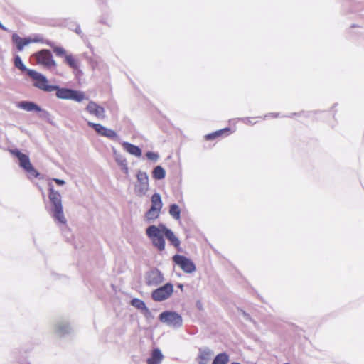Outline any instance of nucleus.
Listing matches in <instances>:
<instances>
[{
  "instance_id": "obj_14",
  "label": "nucleus",
  "mask_w": 364,
  "mask_h": 364,
  "mask_svg": "<svg viewBox=\"0 0 364 364\" xmlns=\"http://www.w3.org/2000/svg\"><path fill=\"white\" fill-rule=\"evenodd\" d=\"M122 146L126 151H127L128 153L133 156L137 157H140L141 156V150L137 146L132 144L129 142H124L122 144Z\"/></svg>"
},
{
  "instance_id": "obj_15",
  "label": "nucleus",
  "mask_w": 364,
  "mask_h": 364,
  "mask_svg": "<svg viewBox=\"0 0 364 364\" xmlns=\"http://www.w3.org/2000/svg\"><path fill=\"white\" fill-rule=\"evenodd\" d=\"M136 178L138 181L141 183V187L139 188L140 192L146 191L148 188V176L145 172L138 171Z\"/></svg>"
},
{
  "instance_id": "obj_21",
  "label": "nucleus",
  "mask_w": 364,
  "mask_h": 364,
  "mask_svg": "<svg viewBox=\"0 0 364 364\" xmlns=\"http://www.w3.org/2000/svg\"><path fill=\"white\" fill-rule=\"evenodd\" d=\"M160 213V210L150 208V209L145 214V220L147 222L154 221L159 217Z\"/></svg>"
},
{
  "instance_id": "obj_28",
  "label": "nucleus",
  "mask_w": 364,
  "mask_h": 364,
  "mask_svg": "<svg viewBox=\"0 0 364 364\" xmlns=\"http://www.w3.org/2000/svg\"><path fill=\"white\" fill-rule=\"evenodd\" d=\"M53 51L58 56H64L65 57V55H68L66 53L65 50L62 47H55V48H54Z\"/></svg>"
},
{
  "instance_id": "obj_24",
  "label": "nucleus",
  "mask_w": 364,
  "mask_h": 364,
  "mask_svg": "<svg viewBox=\"0 0 364 364\" xmlns=\"http://www.w3.org/2000/svg\"><path fill=\"white\" fill-rule=\"evenodd\" d=\"M228 361V355L225 353H223L215 358L212 364H227Z\"/></svg>"
},
{
  "instance_id": "obj_30",
  "label": "nucleus",
  "mask_w": 364,
  "mask_h": 364,
  "mask_svg": "<svg viewBox=\"0 0 364 364\" xmlns=\"http://www.w3.org/2000/svg\"><path fill=\"white\" fill-rule=\"evenodd\" d=\"M146 156L149 159H154L155 154L152 152H148L146 154Z\"/></svg>"
},
{
  "instance_id": "obj_7",
  "label": "nucleus",
  "mask_w": 364,
  "mask_h": 364,
  "mask_svg": "<svg viewBox=\"0 0 364 364\" xmlns=\"http://www.w3.org/2000/svg\"><path fill=\"white\" fill-rule=\"evenodd\" d=\"M173 292V286L167 283L163 287L157 288L151 293L152 299L155 301H162L171 296Z\"/></svg>"
},
{
  "instance_id": "obj_8",
  "label": "nucleus",
  "mask_w": 364,
  "mask_h": 364,
  "mask_svg": "<svg viewBox=\"0 0 364 364\" xmlns=\"http://www.w3.org/2000/svg\"><path fill=\"white\" fill-rule=\"evenodd\" d=\"M173 261L176 264L179 266L184 272L187 273H191L196 269L194 263L190 259L183 255H174L173 257Z\"/></svg>"
},
{
  "instance_id": "obj_11",
  "label": "nucleus",
  "mask_w": 364,
  "mask_h": 364,
  "mask_svg": "<svg viewBox=\"0 0 364 364\" xmlns=\"http://www.w3.org/2000/svg\"><path fill=\"white\" fill-rule=\"evenodd\" d=\"M87 125L90 127L93 128L95 131L101 136H104L109 139H114L117 136V133L114 130L109 129L100 124L88 122Z\"/></svg>"
},
{
  "instance_id": "obj_2",
  "label": "nucleus",
  "mask_w": 364,
  "mask_h": 364,
  "mask_svg": "<svg viewBox=\"0 0 364 364\" xmlns=\"http://www.w3.org/2000/svg\"><path fill=\"white\" fill-rule=\"evenodd\" d=\"M147 237L151 240L152 245L160 252L165 250L166 242L164 237L173 245L178 250H181V242L175 235L174 232L166 228L164 224L156 225H150L146 230Z\"/></svg>"
},
{
  "instance_id": "obj_25",
  "label": "nucleus",
  "mask_w": 364,
  "mask_h": 364,
  "mask_svg": "<svg viewBox=\"0 0 364 364\" xmlns=\"http://www.w3.org/2000/svg\"><path fill=\"white\" fill-rule=\"evenodd\" d=\"M212 353L210 350H203L200 353L198 356L200 364H207L210 360Z\"/></svg>"
},
{
  "instance_id": "obj_12",
  "label": "nucleus",
  "mask_w": 364,
  "mask_h": 364,
  "mask_svg": "<svg viewBox=\"0 0 364 364\" xmlns=\"http://www.w3.org/2000/svg\"><path fill=\"white\" fill-rule=\"evenodd\" d=\"M86 110L90 114L95 115V117H97L99 119H104L105 117V109L102 107L98 105L95 102H92V101L90 102L86 107Z\"/></svg>"
},
{
  "instance_id": "obj_27",
  "label": "nucleus",
  "mask_w": 364,
  "mask_h": 364,
  "mask_svg": "<svg viewBox=\"0 0 364 364\" xmlns=\"http://www.w3.org/2000/svg\"><path fill=\"white\" fill-rule=\"evenodd\" d=\"M117 162H118L119 166L121 167V169L122 170V171L124 173L128 174L129 168H128L126 160L125 159L117 160Z\"/></svg>"
},
{
  "instance_id": "obj_32",
  "label": "nucleus",
  "mask_w": 364,
  "mask_h": 364,
  "mask_svg": "<svg viewBox=\"0 0 364 364\" xmlns=\"http://www.w3.org/2000/svg\"><path fill=\"white\" fill-rule=\"evenodd\" d=\"M284 364H289V363H284Z\"/></svg>"
},
{
  "instance_id": "obj_18",
  "label": "nucleus",
  "mask_w": 364,
  "mask_h": 364,
  "mask_svg": "<svg viewBox=\"0 0 364 364\" xmlns=\"http://www.w3.org/2000/svg\"><path fill=\"white\" fill-rule=\"evenodd\" d=\"M163 207L161 196L159 193H154L151 196V208H154L158 210H161Z\"/></svg>"
},
{
  "instance_id": "obj_22",
  "label": "nucleus",
  "mask_w": 364,
  "mask_h": 364,
  "mask_svg": "<svg viewBox=\"0 0 364 364\" xmlns=\"http://www.w3.org/2000/svg\"><path fill=\"white\" fill-rule=\"evenodd\" d=\"M169 214L176 220H179L181 218V210L178 205L171 204L169 208Z\"/></svg>"
},
{
  "instance_id": "obj_31",
  "label": "nucleus",
  "mask_w": 364,
  "mask_h": 364,
  "mask_svg": "<svg viewBox=\"0 0 364 364\" xmlns=\"http://www.w3.org/2000/svg\"><path fill=\"white\" fill-rule=\"evenodd\" d=\"M232 364H240L239 363H232Z\"/></svg>"
},
{
  "instance_id": "obj_3",
  "label": "nucleus",
  "mask_w": 364,
  "mask_h": 364,
  "mask_svg": "<svg viewBox=\"0 0 364 364\" xmlns=\"http://www.w3.org/2000/svg\"><path fill=\"white\" fill-rule=\"evenodd\" d=\"M48 198L53 206V216L55 220L62 224H65L67 220L64 216L61 202V196L58 191L53 188V186L49 183Z\"/></svg>"
},
{
  "instance_id": "obj_13",
  "label": "nucleus",
  "mask_w": 364,
  "mask_h": 364,
  "mask_svg": "<svg viewBox=\"0 0 364 364\" xmlns=\"http://www.w3.org/2000/svg\"><path fill=\"white\" fill-rule=\"evenodd\" d=\"M233 132L230 129L229 127H226L224 129H221L219 130H217L213 133H210L208 134H205L204 136V138L207 141L214 140L216 139L223 135L228 136L230 134H232Z\"/></svg>"
},
{
  "instance_id": "obj_29",
  "label": "nucleus",
  "mask_w": 364,
  "mask_h": 364,
  "mask_svg": "<svg viewBox=\"0 0 364 364\" xmlns=\"http://www.w3.org/2000/svg\"><path fill=\"white\" fill-rule=\"evenodd\" d=\"M53 181L59 186H63L65 184V181L62 179L54 178Z\"/></svg>"
},
{
  "instance_id": "obj_10",
  "label": "nucleus",
  "mask_w": 364,
  "mask_h": 364,
  "mask_svg": "<svg viewBox=\"0 0 364 364\" xmlns=\"http://www.w3.org/2000/svg\"><path fill=\"white\" fill-rule=\"evenodd\" d=\"M164 277L158 269H153L146 274V283L148 286H157L162 283Z\"/></svg>"
},
{
  "instance_id": "obj_1",
  "label": "nucleus",
  "mask_w": 364,
  "mask_h": 364,
  "mask_svg": "<svg viewBox=\"0 0 364 364\" xmlns=\"http://www.w3.org/2000/svg\"><path fill=\"white\" fill-rule=\"evenodd\" d=\"M28 75L35 80L33 83L35 87L46 92L56 91V96L59 99L73 100L80 102L85 98V93L81 91L69 88H60L57 85H49L47 78L34 70H28Z\"/></svg>"
},
{
  "instance_id": "obj_9",
  "label": "nucleus",
  "mask_w": 364,
  "mask_h": 364,
  "mask_svg": "<svg viewBox=\"0 0 364 364\" xmlns=\"http://www.w3.org/2000/svg\"><path fill=\"white\" fill-rule=\"evenodd\" d=\"M11 38H12V42L16 45L17 50L18 51H21L26 46H27L31 43H37V42H40L41 41V39H40L37 37L35 38H22L16 33H14L12 35Z\"/></svg>"
},
{
  "instance_id": "obj_6",
  "label": "nucleus",
  "mask_w": 364,
  "mask_h": 364,
  "mask_svg": "<svg viewBox=\"0 0 364 364\" xmlns=\"http://www.w3.org/2000/svg\"><path fill=\"white\" fill-rule=\"evenodd\" d=\"M159 320L168 326L173 328L180 327L182 325L181 316L173 311H164L159 315Z\"/></svg>"
},
{
  "instance_id": "obj_19",
  "label": "nucleus",
  "mask_w": 364,
  "mask_h": 364,
  "mask_svg": "<svg viewBox=\"0 0 364 364\" xmlns=\"http://www.w3.org/2000/svg\"><path fill=\"white\" fill-rule=\"evenodd\" d=\"M18 107L28 112L41 111L40 107L36 104L31 102H21L19 103Z\"/></svg>"
},
{
  "instance_id": "obj_4",
  "label": "nucleus",
  "mask_w": 364,
  "mask_h": 364,
  "mask_svg": "<svg viewBox=\"0 0 364 364\" xmlns=\"http://www.w3.org/2000/svg\"><path fill=\"white\" fill-rule=\"evenodd\" d=\"M38 65H42L46 68L50 69L55 68L56 63L53 58L51 52L49 50H41L32 55Z\"/></svg>"
},
{
  "instance_id": "obj_5",
  "label": "nucleus",
  "mask_w": 364,
  "mask_h": 364,
  "mask_svg": "<svg viewBox=\"0 0 364 364\" xmlns=\"http://www.w3.org/2000/svg\"><path fill=\"white\" fill-rule=\"evenodd\" d=\"M10 152L18 158L20 166L26 171L32 177L36 178L38 176V172L33 168L27 155L21 153L18 149H11Z\"/></svg>"
},
{
  "instance_id": "obj_16",
  "label": "nucleus",
  "mask_w": 364,
  "mask_h": 364,
  "mask_svg": "<svg viewBox=\"0 0 364 364\" xmlns=\"http://www.w3.org/2000/svg\"><path fill=\"white\" fill-rule=\"evenodd\" d=\"M163 359V355L159 349H154L151 357L147 360L148 364H159Z\"/></svg>"
},
{
  "instance_id": "obj_17",
  "label": "nucleus",
  "mask_w": 364,
  "mask_h": 364,
  "mask_svg": "<svg viewBox=\"0 0 364 364\" xmlns=\"http://www.w3.org/2000/svg\"><path fill=\"white\" fill-rule=\"evenodd\" d=\"M64 61L73 70H77L79 68V60L72 54L65 55Z\"/></svg>"
},
{
  "instance_id": "obj_20",
  "label": "nucleus",
  "mask_w": 364,
  "mask_h": 364,
  "mask_svg": "<svg viewBox=\"0 0 364 364\" xmlns=\"http://www.w3.org/2000/svg\"><path fill=\"white\" fill-rule=\"evenodd\" d=\"M131 304L135 308L140 309L144 312V314H150L149 309L146 307L145 303L139 299H133L131 301Z\"/></svg>"
},
{
  "instance_id": "obj_26",
  "label": "nucleus",
  "mask_w": 364,
  "mask_h": 364,
  "mask_svg": "<svg viewBox=\"0 0 364 364\" xmlns=\"http://www.w3.org/2000/svg\"><path fill=\"white\" fill-rule=\"evenodd\" d=\"M14 65L21 70V71L24 72L26 71L28 73V69H26V66L23 63L21 58L19 55H16L14 58Z\"/></svg>"
},
{
  "instance_id": "obj_23",
  "label": "nucleus",
  "mask_w": 364,
  "mask_h": 364,
  "mask_svg": "<svg viewBox=\"0 0 364 364\" xmlns=\"http://www.w3.org/2000/svg\"><path fill=\"white\" fill-rule=\"evenodd\" d=\"M152 173L153 177L158 180L164 178L166 176L165 170L160 166L155 167Z\"/></svg>"
}]
</instances>
